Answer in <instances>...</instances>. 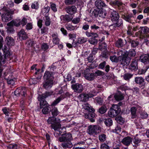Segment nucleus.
I'll return each mask as SVG.
<instances>
[{"label": "nucleus", "instance_id": "34", "mask_svg": "<svg viewBox=\"0 0 149 149\" xmlns=\"http://www.w3.org/2000/svg\"><path fill=\"white\" fill-rule=\"evenodd\" d=\"M118 55V58L115 55L111 56L110 57V59L112 62H117L119 61H120V60H121V58H120L119 56Z\"/></svg>", "mask_w": 149, "mask_h": 149}, {"label": "nucleus", "instance_id": "64", "mask_svg": "<svg viewBox=\"0 0 149 149\" xmlns=\"http://www.w3.org/2000/svg\"><path fill=\"white\" fill-rule=\"evenodd\" d=\"M41 48L42 50L46 51L49 48V46L47 44L43 43L41 46Z\"/></svg>", "mask_w": 149, "mask_h": 149}, {"label": "nucleus", "instance_id": "9", "mask_svg": "<svg viewBox=\"0 0 149 149\" xmlns=\"http://www.w3.org/2000/svg\"><path fill=\"white\" fill-rule=\"evenodd\" d=\"M71 87L74 91L77 93H81L84 90L83 85L78 83L72 85Z\"/></svg>", "mask_w": 149, "mask_h": 149}, {"label": "nucleus", "instance_id": "61", "mask_svg": "<svg viewBox=\"0 0 149 149\" xmlns=\"http://www.w3.org/2000/svg\"><path fill=\"white\" fill-rule=\"evenodd\" d=\"M89 42L91 44L94 45L97 43V41L95 38H92L89 39Z\"/></svg>", "mask_w": 149, "mask_h": 149}, {"label": "nucleus", "instance_id": "42", "mask_svg": "<svg viewBox=\"0 0 149 149\" xmlns=\"http://www.w3.org/2000/svg\"><path fill=\"white\" fill-rule=\"evenodd\" d=\"M87 39L84 37H80L78 38L77 43L79 44H82L86 42Z\"/></svg>", "mask_w": 149, "mask_h": 149}, {"label": "nucleus", "instance_id": "50", "mask_svg": "<svg viewBox=\"0 0 149 149\" xmlns=\"http://www.w3.org/2000/svg\"><path fill=\"white\" fill-rule=\"evenodd\" d=\"M132 76V74L128 73L125 74L123 76L124 79L126 81L129 80Z\"/></svg>", "mask_w": 149, "mask_h": 149}, {"label": "nucleus", "instance_id": "46", "mask_svg": "<svg viewBox=\"0 0 149 149\" xmlns=\"http://www.w3.org/2000/svg\"><path fill=\"white\" fill-rule=\"evenodd\" d=\"M104 123L108 126H110L112 125V120L111 118L106 119L104 121Z\"/></svg>", "mask_w": 149, "mask_h": 149}, {"label": "nucleus", "instance_id": "26", "mask_svg": "<svg viewBox=\"0 0 149 149\" xmlns=\"http://www.w3.org/2000/svg\"><path fill=\"white\" fill-rule=\"evenodd\" d=\"M83 106L84 109L89 112H93L95 111L94 109L92 108L90 105L88 103H85L83 105Z\"/></svg>", "mask_w": 149, "mask_h": 149}, {"label": "nucleus", "instance_id": "13", "mask_svg": "<svg viewBox=\"0 0 149 149\" xmlns=\"http://www.w3.org/2000/svg\"><path fill=\"white\" fill-rule=\"evenodd\" d=\"M1 18L3 22H7L11 20V14L10 12H7L2 15Z\"/></svg>", "mask_w": 149, "mask_h": 149}, {"label": "nucleus", "instance_id": "29", "mask_svg": "<svg viewBox=\"0 0 149 149\" xmlns=\"http://www.w3.org/2000/svg\"><path fill=\"white\" fill-rule=\"evenodd\" d=\"M61 145L64 149L70 148L72 146V145L70 141H68L66 143H62Z\"/></svg>", "mask_w": 149, "mask_h": 149}, {"label": "nucleus", "instance_id": "12", "mask_svg": "<svg viewBox=\"0 0 149 149\" xmlns=\"http://www.w3.org/2000/svg\"><path fill=\"white\" fill-rule=\"evenodd\" d=\"M67 13L70 15H73L76 12L77 9L75 6H72L67 7L65 9Z\"/></svg>", "mask_w": 149, "mask_h": 149}, {"label": "nucleus", "instance_id": "53", "mask_svg": "<svg viewBox=\"0 0 149 149\" xmlns=\"http://www.w3.org/2000/svg\"><path fill=\"white\" fill-rule=\"evenodd\" d=\"M94 56L91 54L87 58V60L88 62L89 63H92L94 59Z\"/></svg>", "mask_w": 149, "mask_h": 149}, {"label": "nucleus", "instance_id": "6", "mask_svg": "<svg viewBox=\"0 0 149 149\" xmlns=\"http://www.w3.org/2000/svg\"><path fill=\"white\" fill-rule=\"evenodd\" d=\"M29 17H28L26 18L23 17L22 19H18L14 21H12L9 22L8 24H13V25H15V26H19L20 25H22L23 26L26 25L27 22V20L29 19Z\"/></svg>", "mask_w": 149, "mask_h": 149}, {"label": "nucleus", "instance_id": "5", "mask_svg": "<svg viewBox=\"0 0 149 149\" xmlns=\"http://www.w3.org/2000/svg\"><path fill=\"white\" fill-rule=\"evenodd\" d=\"M101 127L99 126L91 125L88 127L87 131L90 135L97 134L101 132Z\"/></svg>", "mask_w": 149, "mask_h": 149}, {"label": "nucleus", "instance_id": "8", "mask_svg": "<svg viewBox=\"0 0 149 149\" xmlns=\"http://www.w3.org/2000/svg\"><path fill=\"white\" fill-rule=\"evenodd\" d=\"M26 90L24 87H19L17 88L14 91L15 95L17 96H19L20 95L25 96L26 95Z\"/></svg>", "mask_w": 149, "mask_h": 149}, {"label": "nucleus", "instance_id": "16", "mask_svg": "<svg viewBox=\"0 0 149 149\" xmlns=\"http://www.w3.org/2000/svg\"><path fill=\"white\" fill-rule=\"evenodd\" d=\"M61 21L63 22H70L72 20V18L69 15H62L60 17Z\"/></svg>", "mask_w": 149, "mask_h": 149}, {"label": "nucleus", "instance_id": "18", "mask_svg": "<svg viewBox=\"0 0 149 149\" xmlns=\"http://www.w3.org/2000/svg\"><path fill=\"white\" fill-rule=\"evenodd\" d=\"M18 35L20 39L25 40L28 38V36L26 33L23 29H22L18 33Z\"/></svg>", "mask_w": 149, "mask_h": 149}, {"label": "nucleus", "instance_id": "41", "mask_svg": "<svg viewBox=\"0 0 149 149\" xmlns=\"http://www.w3.org/2000/svg\"><path fill=\"white\" fill-rule=\"evenodd\" d=\"M106 136L104 134H100L99 136V140L101 141H104L106 140Z\"/></svg>", "mask_w": 149, "mask_h": 149}, {"label": "nucleus", "instance_id": "27", "mask_svg": "<svg viewBox=\"0 0 149 149\" xmlns=\"http://www.w3.org/2000/svg\"><path fill=\"white\" fill-rule=\"evenodd\" d=\"M131 117L132 118H136L137 116L136 111L137 109L136 107H133L130 109Z\"/></svg>", "mask_w": 149, "mask_h": 149}, {"label": "nucleus", "instance_id": "43", "mask_svg": "<svg viewBox=\"0 0 149 149\" xmlns=\"http://www.w3.org/2000/svg\"><path fill=\"white\" fill-rule=\"evenodd\" d=\"M116 23L114 25H112L110 26V27H112V26H119L123 24V21L122 19H118L116 22H115Z\"/></svg>", "mask_w": 149, "mask_h": 149}, {"label": "nucleus", "instance_id": "62", "mask_svg": "<svg viewBox=\"0 0 149 149\" xmlns=\"http://www.w3.org/2000/svg\"><path fill=\"white\" fill-rule=\"evenodd\" d=\"M149 68V67H146L145 68H144L140 70L139 72V74H144L146 71Z\"/></svg>", "mask_w": 149, "mask_h": 149}, {"label": "nucleus", "instance_id": "20", "mask_svg": "<svg viewBox=\"0 0 149 149\" xmlns=\"http://www.w3.org/2000/svg\"><path fill=\"white\" fill-rule=\"evenodd\" d=\"M95 4L98 9H101L102 7H106L107 6L104 2L101 0L96 1L95 2Z\"/></svg>", "mask_w": 149, "mask_h": 149}, {"label": "nucleus", "instance_id": "24", "mask_svg": "<svg viewBox=\"0 0 149 149\" xmlns=\"http://www.w3.org/2000/svg\"><path fill=\"white\" fill-rule=\"evenodd\" d=\"M50 8L49 6L44 7L42 10L41 13L45 17L48 16Z\"/></svg>", "mask_w": 149, "mask_h": 149}, {"label": "nucleus", "instance_id": "28", "mask_svg": "<svg viewBox=\"0 0 149 149\" xmlns=\"http://www.w3.org/2000/svg\"><path fill=\"white\" fill-rule=\"evenodd\" d=\"M9 22L7 24L8 27L7 28V33H13L14 31V29L13 28V26H15V25L13 24H8Z\"/></svg>", "mask_w": 149, "mask_h": 149}, {"label": "nucleus", "instance_id": "7", "mask_svg": "<svg viewBox=\"0 0 149 149\" xmlns=\"http://www.w3.org/2000/svg\"><path fill=\"white\" fill-rule=\"evenodd\" d=\"M0 49L2 50L3 51L5 59L8 60L11 58L12 57V53L6 46H4L3 47L2 46L1 49Z\"/></svg>", "mask_w": 149, "mask_h": 149}, {"label": "nucleus", "instance_id": "32", "mask_svg": "<svg viewBox=\"0 0 149 149\" xmlns=\"http://www.w3.org/2000/svg\"><path fill=\"white\" fill-rule=\"evenodd\" d=\"M107 12L105 10L102 9L98 11V16L102 18H104L106 16Z\"/></svg>", "mask_w": 149, "mask_h": 149}, {"label": "nucleus", "instance_id": "19", "mask_svg": "<svg viewBox=\"0 0 149 149\" xmlns=\"http://www.w3.org/2000/svg\"><path fill=\"white\" fill-rule=\"evenodd\" d=\"M5 41L7 45L9 46H13L15 44L14 40L11 37H6Z\"/></svg>", "mask_w": 149, "mask_h": 149}, {"label": "nucleus", "instance_id": "3", "mask_svg": "<svg viewBox=\"0 0 149 149\" xmlns=\"http://www.w3.org/2000/svg\"><path fill=\"white\" fill-rule=\"evenodd\" d=\"M121 109L117 105L113 104L108 112V115L110 117H114L117 116L120 113Z\"/></svg>", "mask_w": 149, "mask_h": 149}, {"label": "nucleus", "instance_id": "45", "mask_svg": "<svg viewBox=\"0 0 149 149\" xmlns=\"http://www.w3.org/2000/svg\"><path fill=\"white\" fill-rule=\"evenodd\" d=\"M116 46L118 47H122L123 45L122 40L121 39H119L116 41Z\"/></svg>", "mask_w": 149, "mask_h": 149}, {"label": "nucleus", "instance_id": "54", "mask_svg": "<svg viewBox=\"0 0 149 149\" xmlns=\"http://www.w3.org/2000/svg\"><path fill=\"white\" fill-rule=\"evenodd\" d=\"M17 146L16 144H11L7 146V149H16Z\"/></svg>", "mask_w": 149, "mask_h": 149}, {"label": "nucleus", "instance_id": "11", "mask_svg": "<svg viewBox=\"0 0 149 149\" xmlns=\"http://www.w3.org/2000/svg\"><path fill=\"white\" fill-rule=\"evenodd\" d=\"M93 96L92 94L88 93H83L79 95V97L81 98V100L83 102H86L88 101L90 97H91Z\"/></svg>", "mask_w": 149, "mask_h": 149}, {"label": "nucleus", "instance_id": "31", "mask_svg": "<svg viewBox=\"0 0 149 149\" xmlns=\"http://www.w3.org/2000/svg\"><path fill=\"white\" fill-rule=\"evenodd\" d=\"M114 97L117 101H120L123 100L124 98V96L123 94L120 93H118L116 94Z\"/></svg>", "mask_w": 149, "mask_h": 149}, {"label": "nucleus", "instance_id": "57", "mask_svg": "<svg viewBox=\"0 0 149 149\" xmlns=\"http://www.w3.org/2000/svg\"><path fill=\"white\" fill-rule=\"evenodd\" d=\"M52 10L54 12H56L57 11L56 5L54 3H52L50 5Z\"/></svg>", "mask_w": 149, "mask_h": 149}, {"label": "nucleus", "instance_id": "33", "mask_svg": "<svg viewBox=\"0 0 149 149\" xmlns=\"http://www.w3.org/2000/svg\"><path fill=\"white\" fill-rule=\"evenodd\" d=\"M40 79V78L38 79V78H31L29 80V84L31 85L36 84L38 82L39 79Z\"/></svg>", "mask_w": 149, "mask_h": 149}, {"label": "nucleus", "instance_id": "17", "mask_svg": "<svg viewBox=\"0 0 149 149\" xmlns=\"http://www.w3.org/2000/svg\"><path fill=\"white\" fill-rule=\"evenodd\" d=\"M53 84V81L52 80H46L43 84V87L46 89L51 88Z\"/></svg>", "mask_w": 149, "mask_h": 149}, {"label": "nucleus", "instance_id": "21", "mask_svg": "<svg viewBox=\"0 0 149 149\" xmlns=\"http://www.w3.org/2000/svg\"><path fill=\"white\" fill-rule=\"evenodd\" d=\"M140 60L144 64L149 63V54L141 56L140 57Z\"/></svg>", "mask_w": 149, "mask_h": 149}, {"label": "nucleus", "instance_id": "59", "mask_svg": "<svg viewBox=\"0 0 149 149\" xmlns=\"http://www.w3.org/2000/svg\"><path fill=\"white\" fill-rule=\"evenodd\" d=\"M85 117L86 118L89 119V118H94L95 116L94 113H90L87 115H85Z\"/></svg>", "mask_w": 149, "mask_h": 149}, {"label": "nucleus", "instance_id": "55", "mask_svg": "<svg viewBox=\"0 0 149 149\" xmlns=\"http://www.w3.org/2000/svg\"><path fill=\"white\" fill-rule=\"evenodd\" d=\"M99 48L101 50H102L104 49L105 50L107 49V45L105 43H103L101 45L99 46Z\"/></svg>", "mask_w": 149, "mask_h": 149}, {"label": "nucleus", "instance_id": "51", "mask_svg": "<svg viewBox=\"0 0 149 149\" xmlns=\"http://www.w3.org/2000/svg\"><path fill=\"white\" fill-rule=\"evenodd\" d=\"M64 98L63 96H61L58 97L52 103V104L53 105H55L58 103L62 99Z\"/></svg>", "mask_w": 149, "mask_h": 149}, {"label": "nucleus", "instance_id": "37", "mask_svg": "<svg viewBox=\"0 0 149 149\" xmlns=\"http://www.w3.org/2000/svg\"><path fill=\"white\" fill-rule=\"evenodd\" d=\"M48 105V103L43 98H41L40 102V108H42L45 106Z\"/></svg>", "mask_w": 149, "mask_h": 149}, {"label": "nucleus", "instance_id": "56", "mask_svg": "<svg viewBox=\"0 0 149 149\" xmlns=\"http://www.w3.org/2000/svg\"><path fill=\"white\" fill-rule=\"evenodd\" d=\"M94 74L95 77L102 76L104 74V73L103 72L99 70H97Z\"/></svg>", "mask_w": 149, "mask_h": 149}, {"label": "nucleus", "instance_id": "48", "mask_svg": "<svg viewBox=\"0 0 149 149\" xmlns=\"http://www.w3.org/2000/svg\"><path fill=\"white\" fill-rule=\"evenodd\" d=\"M140 116L141 118L143 119H146L147 118L148 114L145 111H141L140 113Z\"/></svg>", "mask_w": 149, "mask_h": 149}, {"label": "nucleus", "instance_id": "38", "mask_svg": "<svg viewBox=\"0 0 149 149\" xmlns=\"http://www.w3.org/2000/svg\"><path fill=\"white\" fill-rule=\"evenodd\" d=\"M63 137L66 141H69L72 139V135L70 133H66L63 135Z\"/></svg>", "mask_w": 149, "mask_h": 149}, {"label": "nucleus", "instance_id": "58", "mask_svg": "<svg viewBox=\"0 0 149 149\" xmlns=\"http://www.w3.org/2000/svg\"><path fill=\"white\" fill-rule=\"evenodd\" d=\"M66 29L72 31L75 29V27L70 24H68L66 26Z\"/></svg>", "mask_w": 149, "mask_h": 149}, {"label": "nucleus", "instance_id": "10", "mask_svg": "<svg viewBox=\"0 0 149 149\" xmlns=\"http://www.w3.org/2000/svg\"><path fill=\"white\" fill-rule=\"evenodd\" d=\"M110 17L113 22H116L119 19V16L116 11L112 10L111 12Z\"/></svg>", "mask_w": 149, "mask_h": 149}, {"label": "nucleus", "instance_id": "35", "mask_svg": "<svg viewBox=\"0 0 149 149\" xmlns=\"http://www.w3.org/2000/svg\"><path fill=\"white\" fill-rule=\"evenodd\" d=\"M107 108L104 105L98 109V111L101 114H103L105 113L107 111Z\"/></svg>", "mask_w": 149, "mask_h": 149}, {"label": "nucleus", "instance_id": "23", "mask_svg": "<svg viewBox=\"0 0 149 149\" xmlns=\"http://www.w3.org/2000/svg\"><path fill=\"white\" fill-rule=\"evenodd\" d=\"M133 17V15L132 14H130L128 15H123L122 18L125 21L131 23L132 22V18Z\"/></svg>", "mask_w": 149, "mask_h": 149}, {"label": "nucleus", "instance_id": "52", "mask_svg": "<svg viewBox=\"0 0 149 149\" xmlns=\"http://www.w3.org/2000/svg\"><path fill=\"white\" fill-rule=\"evenodd\" d=\"M81 20L80 18L79 17H77L74 18L72 20V22L74 24H77Z\"/></svg>", "mask_w": 149, "mask_h": 149}, {"label": "nucleus", "instance_id": "39", "mask_svg": "<svg viewBox=\"0 0 149 149\" xmlns=\"http://www.w3.org/2000/svg\"><path fill=\"white\" fill-rule=\"evenodd\" d=\"M53 64L58 65H65L67 64V62L65 59H62L58 61L55 62Z\"/></svg>", "mask_w": 149, "mask_h": 149}, {"label": "nucleus", "instance_id": "22", "mask_svg": "<svg viewBox=\"0 0 149 149\" xmlns=\"http://www.w3.org/2000/svg\"><path fill=\"white\" fill-rule=\"evenodd\" d=\"M135 81L136 84L140 85H142L141 87L143 89L144 88L145 81L143 78L141 77H136L135 78Z\"/></svg>", "mask_w": 149, "mask_h": 149}, {"label": "nucleus", "instance_id": "1", "mask_svg": "<svg viewBox=\"0 0 149 149\" xmlns=\"http://www.w3.org/2000/svg\"><path fill=\"white\" fill-rule=\"evenodd\" d=\"M136 54V52L134 49L127 52L125 49H119L117 52V54L121 58L120 62L123 65H128L130 61V57L134 56Z\"/></svg>", "mask_w": 149, "mask_h": 149}, {"label": "nucleus", "instance_id": "15", "mask_svg": "<svg viewBox=\"0 0 149 149\" xmlns=\"http://www.w3.org/2000/svg\"><path fill=\"white\" fill-rule=\"evenodd\" d=\"M132 141V139L130 136H127L124 138L122 140V143L126 146L130 145Z\"/></svg>", "mask_w": 149, "mask_h": 149}, {"label": "nucleus", "instance_id": "60", "mask_svg": "<svg viewBox=\"0 0 149 149\" xmlns=\"http://www.w3.org/2000/svg\"><path fill=\"white\" fill-rule=\"evenodd\" d=\"M95 100L97 103L100 105H102L103 102V100L100 97H97L95 98Z\"/></svg>", "mask_w": 149, "mask_h": 149}, {"label": "nucleus", "instance_id": "63", "mask_svg": "<svg viewBox=\"0 0 149 149\" xmlns=\"http://www.w3.org/2000/svg\"><path fill=\"white\" fill-rule=\"evenodd\" d=\"M33 28V24L32 22H29L27 23L26 26V29L27 30L31 29Z\"/></svg>", "mask_w": 149, "mask_h": 149}, {"label": "nucleus", "instance_id": "44", "mask_svg": "<svg viewBox=\"0 0 149 149\" xmlns=\"http://www.w3.org/2000/svg\"><path fill=\"white\" fill-rule=\"evenodd\" d=\"M45 25L46 26H48L51 24V21L49 17H45L44 19Z\"/></svg>", "mask_w": 149, "mask_h": 149}, {"label": "nucleus", "instance_id": "2", "mask_svg": "<svg viewBox=\"0 0 149 149\" xmlns=\"http://www.w3.org/2000/svg\"><path fill=\"white\" fill-rule=\"evenodd\" d=\"M47 123L51 124L50 127L52 129H53L55 132L54 133V136L56 137L59 136L61 132L59 131L60 129L61 125L60 123L57 122L56 118L54 117H49L47 120Z\"/></svg>", "mask_w": 149, "mask_h": 149}, {"label": "nucleus", "instance_id": "49", "mask_svg": "<svg viewBox=\"0 0 149 149\" xmlns=\"http://www.w3.org/2000/svg\"><path fill=\"white\" fill-rule=\"evenodd\" d=\"M130 42L131 43V46L133 47H136L139 44L138 41L132 40H130Z\"/></svg>", "mask_w": 149, "mask_h": 149}, {"label": "nucleus", "instance_id": "47", "mask_svg": "<svg viewBox=\"0 0 149 149\" xmlns=\"http://www.w3.org/2000/svg\"><path fill=\"white\" fill-rule=\"evenodd\" d=\"M115 119L118 123L121 124H123L125 122L124 119L120 116L116 117Z\"/></svg>", "mask_w": 149, "mask_h": 149}, {"label": "nucleus", "instance_id": "36", "mask_svg": "<svg viewBox=\"0 0 149 149\" xmlns=\"http://www.w3.org/2000/svg\"><path fill=\"white\" fill-rule=\"evenodd\" d=\"M9 77H7L6 76L5 77V79L7 80L8 84L13 86L15 84V81L13 79Z\"/></svg>", "mask_w": 149, "mask_h": 149}, {"label": "nucleus", "instance_id": "14", "mask_svg": "<svg viewBox=\"0 0 149 149\" xmlns=\"http://www.w3.org/2000/svg\"><path fill=\"white\" fill-rule=\"evenodd\" d=\"M43 77L46 80H52L53 81L54 78L53 73L48 71H45Z\"/></svg>", "mask_w": 149, "mask_h": 149}, {"label": "nucleus", "instance_id": "40", "mask_svg": "<svg viewBox=\"0 0 149 149\" xmlns=\"http://www.w3.org/2000/svg\"><path fill=\"white\" fill-rule=\"evenodd\" d=\"M51 112L53 116H56L59 113L57 108L56 107H54L53 108L51 111ZM52 117L55 118L54 117Z\"/></svg>", "mask_w": 149, "mask_h": 149}, {"label": "nucleus", "instance_id": "4", "mask_svg": "<svg viewBox=\"0 0 149 149\" xmlns=\"http://www.w3.org/2000/svg\"><path fill=\"white\" fill-rule=\"evenodd\" d=\"M96 67V66L95 67L94 66H93V67L90 66L88 68H87L84 70L83 73L84 77L86 80L90 81H93L95 79V75L94 74L88 72L90 71V69H92Z\"/></svg>", "mask_w": 149, "mask_h": 149}, {"label": "nucleus", "instance_id": "30", "mask_svg": "<svg viewBox=\"0 0 149 149\" xmlns=\"http://www.w3.org/2000/svg\"><path fill=\"white\" fill-rule=\"evenodd\" d=\"M48 105L42 108V112L43 114H47L51 111V108Z\"/></svg>", "mask_w": 149, "mask_h": 149}, {"label": "nucleus", "instance_id": "25", "mask_svg": "<svg viewBox=\"0 0 149 149\" xmlns=\"http://www.w3.org/2000/svg\"><path fill=\"white\" fill-rule=\"evenodd\" d=\"M141 140L138 137H135L133 140V146L136 148L139 146L141 143Z\"/></svg>", "mask_w": 149, "mask_h": 149}]
</instances>
